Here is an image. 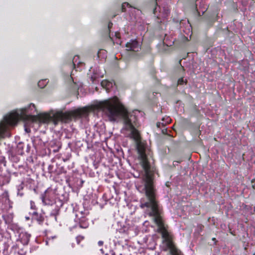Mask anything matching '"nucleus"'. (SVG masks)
I'll list each match as a JSON object with an SVG mask.
<instances>
[{
	"label": "nucleus",
	"instance_id": "obj_35",
	"mask_svg": "<svg viewBox=\"0 0 255 255\" xmlns=\"http://www.w3.org/2000/svg\"><path fill=\"white\" fill-rule=\"evenodd\" d=\"M189 38H190V39H191V34L189 35Z\"/></svg>",
	"mask_w": 255,
	"mask_h": 255
},
{
	"label": "nucleus",
	"instance_id": "obj_1",
	"mask_svg": "<svg viewBox=\"0 0 255 255\" xmlns=\"http://www.w3.org/2000/svg\"><path fill=\"white\" fill-rule=\"evenodd\" d=\"M137 150L139 158L145 173L144 185L145 197L140 200V207L150 209V216L154 217L155 223L158 227V232L162 235L167 246L170 250H177L174 246L171 235L168 232L161 217L162 209L156 194V190L153 184V176L156 168L151 166L145 153L144 146L139 143L137 145Z\"/></svg>",
	"mask_w": 255,
	"mask_h": 255
},
{
	"label": "nucleus",
	"instance_id": "obj_32",
	"mask_svg": "<svg viewBox=\"0 0 255 255\" xmlns=\"http://www.w3.org/2000/svg\"><path fill=\"white\" fill-rule=\"evenodd\" d=\"M184 38L186 39V40H188L187 37L184 36Z\"/></svg>",
	"mask_w": 255,
	"mask_h": 255
},
{
	"label": "nucleus",
	"instance_id": "obj_5",
	"mask_svg": "<svg viewBox=\"0 0 255 255\" xmlns=\"http://www.w3.org/2000/svg\"><path fill=\"white\" fill-rule=\"evenodd\" d=\"M56 195L54 191L51 189H47L41 195V199L43 203L45 205H52L55 202Z\"/></svg>",
	"mask_w": 255,
	"mask_h": 255
},
{
	"label": "nucleus",
	"instance_id": "obj_20",
	"mask_svg": "<svg viewBox=\"0 0 255 255\" xmlns=\"http://www.w3.org/2000/svg\"><path fill=\"white\" fill-rule=\"evenodd\" d=\"M194 12L195 13V14L196 15H197L198 16H200L201 15V14H200V11H199L198 10V9H197V7H196V5L195 6V8H194Z\"/></svg>",
	"mask_w": 255,
	"mask_h": 255
},
{
	"label": "nucleus",
	"instance_id": "obj_3",
	"mask_svg": "<svg viewBox=\"0 0 255 255\" xmlns=\"http://www.w3.org/2000/svg\"><path fill=\"white\" fill-rule=\"evenodd\" d=\"M89 111L87 108L84 107L65 112H57L52 116L47 113L40 114L38 115L37 119L40 122L43 123H47L51 120L53 121L55 124H57L60 121L66 123L72 119L80 118L82 116L87 115Z\"/></svg>",
	"mask_w": 255,
	"mask_h": 255
},
{
	"label": "nucleus",
	"instance_id": "obj_4",
	"mask_svg": "<svg viewBox=\"0 0 255 255\" xmlns=\"http://www.w3.org/2000/svg\"><path fill=\"white\" fill-rule=\"evenodd\" d=\"M19 115L17 112H12L5 116L3 121L0 123V132L4 133L8 129V126L16 125L18 121Z\"/></svg>",
	"mask_w": 255,
	"mask_h": 255
},
{
	"label": "nucleus",
	"instance_id": "obj_17",
	"mask_svg": "<svg viewBox=\"0 0 255 255\" xmlns=\"http://www.w3.org/2000/svg\"><path fill=\"white\" fill-rule=\"evenodd\" d=\"M126 6L131 7L128 2H124L122 5V12H125L126 11Z\"/></svg>",
	"mask_w": 255,
	"mask_h": 255
},
{
	"label": "nucleus",
	"instance_id": "obj_21",
	"mask_svg": "<svg viewBox=\"0 0 255 255\" xmlns=\"http://www.w3.org/2000/svg\"><path fill=\"white\" fill-rule=\"evenodd\" d=\"M105 255H116V254L113 250H111L108 253H106Z\"/></svg>",
	"mask_w": 255,
	"mask_h": 255
},
{
	"label": "nucleus",
	"instance_id": "obj_36",
	"mask_svg": "<svg viewBox=\"0 0 255 255\" xmlns=\"http://www.w3.org/2000/svg\"><path fill=\"white\" fill-rule=\"evenodd\" d=\"M204 12H205V11H203H203H202V14H204Z\"/></svg>",
	"mask_w": 255,
	"mask_h": 255
},
{
	"label": "nucleus",
	"instance_id": "obj_15",
	"mask_svg": "<svg viewBox=\"0 0 255 255\" xmlns=\"http://www.w3.org/2000/svg\"><path fill=\"white\" fill-rule=\"evenodd\" d=\"M30 205L31 211H37V208L36 207L35 203L34 201H30Z\"/></svg>",
	"mask_w": 255,
	"mask_h": 255
},
{
	"label": "nucleus",
	"instance_id": "obj_12",
	"mask_svg": "<svg viewBox=\"0 0 255 255\" xmlns=\"http://www.w3.org/2000/svg\"><path fill=\"white\" fill-rule=\"evenodd\" d=\"M204 226L202 225H199L197 227V230L195 231L194 233V236H197V235H200V232L203 230Z\"/></svg>",
	"mask_w": 255,
	"mask_h": 255
},
{
	"label": "nucleus",
	"instance_id": "obj_10",
	"mask_svg": "<svg viewBox=\"0 0 255 255\" xmlns=\"http://www.w3.org/2000/svg\"><path fill=\"white\" fill-rule=\"evenodd\" d=\"M79 220V227L81 228L86 229L89 227V224L88 219L85 216H81L80 218H78Z\"/></svg>",
	"mask_w": 255,
	"mask_h": 255
},
{
	"label": "nucleus",
	"instance_id": "obj_23",
	"mask_svg": "<svg viewBox=\"0 0 255 255\" xmlns=\"http://www.w3.org/2000/svg\"><path fill=\"white\" fill-rule=\"evenodd\" d=\"M112 26H113V23L111 21L109 22L108 27L109 31H110V29L112 28Z\"/></svg>",
	"mask_w": 255,
	"mask_h": 255
},
{
	"label": "nucleus",
	"instance_id": "obj_22",
	"mask_svg": "<svg viewBox=\"0 0 255 255\" xmlns=\"http://www.w3.org/2000/svg\"><path fill=\"white\" fill-rule=\"evenodd\" d=\"M53 166L52 165H49L48 167V172L50 173H52L53 172Z\"/></svg>",
	"mask_w": 255,
	"mask_h": 255
},
{
	"label": "nucleus",
	"instance_id": "obj_11",
	"mask_svg": "<svg viewBox=\"0 0 255 255\" xmlns=\"http://www.w3.org/2000/svg\"><path fill=\"white\" fill-rule=\"evenodd\" d=\"M2 218L6 224H10L12 222L13 217L11 214H5L3 215L2 216Z\"/></svg>",
	"mask_w": 255,
	"mask_h": 255
},
{
	"label": "nucleus",
	"instance_id": "obj_18",
	"mask_svg": "<svg viewBox=\"0 0 255 255\" xmlns=\"http://www.w3.org/2000/svg\"><path fill=\"white\" fill-rule=\"evenodd\" d=\"M101 85L103 87H109V86H110V85H112V84L110 82L105 80V81H103L101 82ZM107 88L108 89L109 87H107Z\"/></svg>",
	"mask_w": 255,
	"mask_h": 255
},
{
	"label": "nucleus",
	"instance_id": "obj_14",
	"mask_svg": "<svg viewBox=\"0 0 255 255\" xmlns=\"http://www.w3.org/2000/svg\"><path fill=\"white\" fill-rule=\"evenodd\" d=\"M79 56L78 55H75L73 57V66H74V67H75L76 64L79 65V64H81L80 62L78 61V60H79Z\"/></svg>",
	"mask_w": 255,
	"mask_h": 255
},
{
	"label": "nucleus",
	"instance_id": "obj_13",
	"mask_svg": "<svg viewBox=\"0 0 255 255\" xmlns=\"http://www.w3.org/2000/svg\"><path fill=\"white\" fill-rule=\"evenodd\" d=\"M47 83L46 80H41L38 82V86L40 88H43L46 86Z\"/></svg>",
	"mask_w": 255,
	"mask_h": 255
},
{
	"label": "nucleus",
	"instance_id": "obj_27",
	"mask_svg": "<svg viewBox=\"0 0 255 255\" xmlns=\"http://www.w3.org/2000/svg\"><path fill=\"white\" fill-rule=\"evenodd\" d=\"M160 125V123H159V122H158V123H157L156 124V126H157V127H158V128L159 127Z\"/></svg>",
	"mask_w": 255,
	"mask_h": 255
},
{
	"label": "nucleus",
	"instance_id": "obj_2",
	"mask_svg": "<svg viewBox=\"0 0 255 255\" xmlns=\"http://www.w3.org/2000/svg\"><path fill=\"white\" fill-rule=\"evenodd\" d=\"M94 106L95 109L106 112L111 119L115 120L121 117L123 120L124 129L130 131V137L136 142H140V134L136 129L138 126L137 116L133 113L128 112L117 97L100 102Z\"/></svg>",
	"mask_w": 255,
	"mask_h": 255
},
{
	"label": "nucleus",
	"instance_id": "obj_34",
	"mask_svg": "<svg viewBox=\"0 0 255 255\" xmlns=\"http://www.w3.org/2000/svg\"><path fill=\"white\" fill-rule=\"evenodd\" d=\"M212 240H213V241H216V239H215V238H213L212 239Z\"/></svg>",
	"mask_w": 255,
	"mask_h": 255
},
{
	"label": "nucleus",
	"instance_id": "obj_24",
	"mask_svg": "<svg viewBox=\"0 0 255 255\" xmlns=\"http://www.w3.org/2000/svg\"><path fill=\"white\" fill-rule=\"evenodd\" d=\"M25 253H26V252H23V249H22L21 251H19L18 252V254L20 255H25Z\"/></svg>",
	"mask_w": 255,
	"mask_h": 255
},
{
	"label": "nucleus",
	"instance_id": "obj_33",
	"mask_svg": "<svg viewBox=\"0 0 255 255\" xmlns=\"http://www.w3.org/2000/svg\"><path fill=\"white\" fill-rule=\"evenodd\" d=\"M81 213V214L82 215H83V214H84V213H83V212H81V213Z\"/></svg>",
	"mask_w": 255,
	"mask_h": 255
},
{
	"label": "nucleus",
	"instance_id": "obj_7",
	"mask_svg": "<svg viewBox=\"0 0 255 255\" xmlns=\"http://www.w3.org/2000/svg\"><path fill=\"white\" fill-rule=\"evenodd\" d=\"M29 215L31 216L32 221L37 222L40 225H43L45 220L44 213L31 211Z\"/></svg>",
	"mask_w": 255,
	"mask_h": 255
},
{
	"label": "nucleus",
	"instance_id": "obj_26",
	"mask_svg": "<svg viewBox=\"0 0 255 255\" xmlns=\"http://www.w3.org/2000/svg\"><path fill=\"white\" fill-rule=\"evenodd\" d=\"M98 244L99 246H102L104 244V242L102 241H99L98 243Z\"/></svg>",
	"mask_w": 255,
	"mask_h": 255
},
{
	"label": "nucleus",
	"instance_id": "obj_16",
	"mask_svg": "<svg viewBox=\"0 0 255 255\" xmlns=\"http://www.w3.org/2000/svg\"><path fill=\"white\" fill-rule=\"evenodd\" d=\"M187 83V81L186 79L184 80L183 77L180 78L178 79L177 82L178 85H182L184 84H186Z\"/></svg>",
	"mask_w": 255,
	"mask_h": 255
},
{
	"label": "nucleus",
	"instance_id": "obj_38",
	"mask_svg": "<svg viewBox=\"0 0 255 255\" xmlns=\"http://www.w3.org/2000/svg\"><path fill=\"white\" fill-rule=\"evenodd\" d=\"M253 1H254V0H252Z\"/></svg>",
	"mask_w": 255,
	"mask_h": 255
},
{
	"label": "nucleus",
	"instance_id": "obj_6",
	"mask_svg": "<svg viewBox=\"0 0 255 255\" xmlns=\"http://www.w3.org/2000/svg\"><path fill=\"white\" fill-rule=\"evenodd\" d=\"M150 6L152 7L153 13L157 18L159 19L161 18L166 17L167 16L168 10L164 9L161 11L160 6L157 4V0H154L152 5L150 4Z\"/></svg>",
	"mask_w": 255,
	"mask_h": 255
},
{
	"label": "nucleus",
	"instance_id": "obj_19",
	"mask_svg": "<svg viewBox=\"0 0 255 255\" xmlns=\"http://www.w3.org/2000/svg\"><path fill=\"white\" fill-rule=\"evenodd\" d=\"M84 239V237L81 235H79L76 237V242L78 244H79L81 241Z\"/></svg>",
	"mask_w": 255,
	"mask_h": 255
},
{
	"label": "nucleus",
	"instance_id": "obj_37",
	"mask_svg": "<svg viewBox=\"0 0 255 255\" xmlns=\"http://www.w3.org/2000/svg\"><path fill=\"white\" fill-rule=\"evenodd\" d=\"M101 251L103 253V249H101Z\"/></svg>",
	"mask_w": 255,
	"mask_h": 255
},
{
	"label": "nucleus",
	"instance_id": "obj_29",
	"mask_svg": "<svg viewBox=\"0 0 255 255\" xmlns=\"http://www.w3.org/2000/svg\"><path fill=\"white\" fill-rule=\"evenodd\" d=\"M25 219H26V220L28 221V220H30V217H25Z\"/></svg>",
	"mask_w": 255,
	"mask_h": 255
},
{
	"label": "nucleus",
	"instance_id": "obj_8",
	"mask_svg": "<svg viewBox=\"0 0 255 255\" xmlns=\"http://www.w3.org/2000/svg\"><path fill=\"white\" fill-rule=\"evenodd\" d=\"M127 49L129 51H138L141 47L138 42L136 39H131L129 42H127L126 44Z\"/></svg>",
	"mask_w": 255,
	"mask_h": 255
},
{
	"label": "nucleus",
	"instance_id": "obj_9",
	"mask_svg": "<svg viewBox=\"0 0 255 255\" xmlns=\"http://www.w3.org/2000/svg\"><path fill=\"white\" fill-rule=\"evenodd\" d=\"M31 235L26 232H21L19 235L18 240L23 245H27L29 243Z\"/></svg>",
	"mask_w": 255,
	"mask_h": 255
},
{
	"label": "nucleus",
	"instance_id": "obj_25",
	"mask_svg": "<svg viewBox=\"0 0 255 255\" xmlns=\"http://www.w3.org/2000/svg\"><path fill=\"white\" fill-rule=\"evenodd\" d=\"M254 181H255V179H253V180L251 181V183H252V188H253L254 189H255V184H254Z\"/></svg>",
	"mask_w": 255,
	"mask_h": 255
},
{
	"label": "nucleus",
	"instance_id": "obj_30",
	"mask_svg": "<svg viewBox=\"0 0 255 255\" xmlns=\"http://www.w3.org/2000/svg\"><path fill=\"white\" fill-rule=\"evenodd\" d=\"M119 34H120L119 33H116V37H119V36H118V35H119Z\"/></svg>",
	"mask_w": 255,
	"mask_h": 255
},
{
	"label": "nucleus",
	"instance_id": "obj_28",
	"mask_svg": "<svg viewBox=\"0 0 255 255\" xmlns=\"http://www.w3.org/2000/svg\"><path fill=\"white\" fill-rule=\"evenodd\" d=\"M32 106L33 108H35V105H34V104H31L30 105V106Z\"/></svg>",
	"mask_w": 255,
	"mask_h": 255
},
{
	"label": "nucleus",
	"instance_id": "obj_31",
	"mask_svg": "<svg viewBox=\"0 0 255 255\" xmlns=\"http://www.w3.org/2000/svg\"><path fill=\"white\" fill-rule=\"evenodd\" d=\"M188 22L189 23L190 25L191 26V24L190 23V20L189 19L188 20Z\"/></svg>",
	"mask_w": 255,
	"mask_h": 255
}]
</instances>
